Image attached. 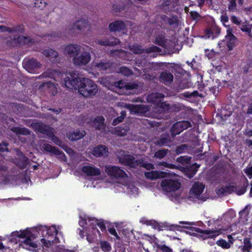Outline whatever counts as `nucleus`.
<instances>
[{"label":"nucleus","mask_w":252,"mask_h":252,"mask_svg":"<svg viewBox=\"0 0 252 252\" xmlns=\"http://www.w3.org/2000/svg\"><path fill=\"white\" fill-rule=\"evenodd\" d=\"M104 119L102 116L97 117L94 122V126L97 130L105 132Z\"/></svg>","instance_id":"bb28decb"},{"label":"nucleus","mask_w":252,"mask_h":252,"mask_svg":"<svg viewBox=\"0 0 252 252\" xmlns=\"http://www.w3.org/2000/svg\"><path fill=\"white\" fill-rule=\"evenodd\" d=\"M80 81L77 90L82 96L85 97H91L97 93V86L92 80L83 77Z\"/></svg>","instance_id":"20e7f679"},{"label":"nucleus","mask_w":252,"mask_h":252,"mask_svg":"<svg viewBox=\"0 0 252 252\" xmlns=\"http://www.w3.org/2000/svg\"><path fill=\"white\" fill-rule=\"evenodd\" d=\"M91 26L87 20L81 19L76 21L71 30H77L80 33H84L90 30Z\"/></svg>","instance_id":"ddd939ff"},{"label":"nucleus","mask_w":252,"mask_h":252,"mask_svg":"<svg viewBox=\"0 0 252 252\" xmlns=\"http://www.w3.org/2000/svg\"><path fill=\"white\" fill-rule=\"evenodd\" d=\"M8 144L7 142H2L0 143V152H4L8 151Z\"/></svg>","instance_id":"6e6d98bb"},{"label":"nucleus","mask_w":252,"mask_h":252,"mask_svg":"<svg viewBox=\"0 0 252 252\" xmlns=\"http://www.w3.org/2000/svg\"><path fill=\"white\" fill-rule=\"evenodd\" d=\"M169 152L168 149H162L156 152L154 154V158L159 159L164 158Z\"/></svg>","instance_id":"c9c22d12"},{"label":"nucleus","mask_w":252,"mask_h":252,"mask_svg":"<svg viewBox=\"0 0 252 252\" xmlns=\"http://www.w3.org/2000/svg\"><path fill=\"white\" fill-rule=\"evenodd\" d=\"M112 66V63L109 61L102 60L96 63L94 66L99 70H105Z\"/></svg>","instance_id":"2f4dec72"},{"label":"nucleus","mask_w":252,"mask_h":252,"mask_svg":"<svg viewBox=\"0 0 252 252\" xmlns=\"http://www.w3.org/2000/svg\"><path fill=\"white\" fill-rule=\"evenodd\" d=\"M11 235L12 236H17L19 238H25L22 242V245L27 249H31L37 247L36 244L33 242L34 237L31 232L23 231L20 233L18 232H14L12 233Z\"/></svg>","instance_id":"423d86ee"},{"label":"nucleus","mask_w":252,"mask_h":252,"mask_svg":"<svg viewBox=\"0 0 252 252\" xmlns=\"http://www.w3.org/2000/svg\"><path fill=\"white\" fill-rule=\"evenodd\" d=\"M13 32L22 33L23 32V27L22 25H19L17 27H13Z\"/></svg>","instance_id":"0e129e2a"},{"label":"nucleus","mask_w":252,"mask_h":252,"mask_svg":"<svg viewBox=\"0 0 252 252\" xmlns=\"http://www.w3.org/2000/svg\"><path fill=\"white\" fill-rule=\"evenodd\" d=\"M82 171L90 176H97L101 174L100 170L94 165L84 166L82 167Z\"/></svg>","instance_id":"f3484780"},{"label":"nucleus","mask_w":252,"mask_h":252,"mask_svg":"<svg viewBox=\"0 0 252 252\" xmlns=\"http://www.w3.org/2000/svg\"><path fill=\"white\" fill-rule=\"evenodd\" d=\"M233 30L229 28L226 31V34L225 36L226 45L229 51H231L236 46L238 42L237 37L233 34Z\"/></svg>","instance_id":"4468645a"},{"label":"nucleus","mask_w":252,"mask_h":252,"mask_svg":"<svg viewBox=\"0 0 252 252\" xmlns=\"http://www.w3.org/2000/svg\"><path fill=\"white\" fill-rule=\"evenodd\" d=\"M126 27V25L123 21L117 20L110 23L109 25V28L111 32H120L123 30Z\"/></svg>","instance_id":"b1692460"},{"label":"nucleus","mask_w":252,"mask_h":252,"mask_svg":"<svg viewBox=\"0 0 252 252\" xmlns=\"http://www.w3.org/2000/svg\"><path fill=\"white\" fill-rule=\"evenodd\" d=\"M218 246L221 247L223 249H228L231 247L230 244L223 239H220L216 242Z\"/></svg>","instance_id":"c03bdc74"},{"label":"nucleus","mask_w":252,"mask_h":252,"mask_svg":"<svg viewBox=\"0 0 252 252\" xmlns=\"http://www.w3.org/2000/svg\"><path fill=\"white\" fill-rule=\"evenodd\" d=\"M11 130L17 135H30L31 131L27 128L20 127H13L11 128Z\"/></svg>","instance_id":"473e14b6"},{"label":"nucleus","mask_w":252,"mask_h":252,"mask_svg":"<svg viewBox=\"0 0 252 252\" xmlns=\"http://www.w3.org/2000/svg\"><path fill=\"white\" fill-rule=\"evenodd\" d=\"M160 186L162 189L168 194L172 200L177 201L179 199L181 184L177 180L165 179L162 180Z\"/></svg>","instance_id":"7ed1b4c3"},{"label":"nucleus","mask_w":252,"mask_h":252,"mask_svg":"<svg viewBox=\"0 0 252 252\" xmlns=\"http://www.w3.org/2000/svg\"><path fill=\"white\" fill-rule=\"evenodd\" d=\"M244 245L240 247L243 252H250L252 248V243L250 238H245L243 241Z\"/></svg>","instance_id":"72a5a7b5"},{"label":"nucleus","mask_w":252,"mask_h":252,"mask_svg":"<svg viewBox=\"0 0 252 252\" xmlns=\"http://www.w3.org/2000/svg\"><path fill=\"white\" fill-rule=\"evenodd\" d=\"M128 130L129 129L127 126H126L124 127H117L115 129L114 133L118 136H124L127 134Z\"/></svg>","instance_id":"4c0bfd02"},{"label":"nucleus","mask_w":252,"mask_h":252,"mask_svg":"<svg viewBox=\"0 0 252 252\" xmlns=\"http://www.w3.org/2000/svg\"><path fill=\"white\" fill-rule=\"evenodd\" d=\"M175 46V44L174 42L172 41L171 40L167 39L165 42V44L163 46V47H164L169 53H173V51L174 49Z\"/></svg>","instance_id":"ea45409f"},{"label":"nucleus","mask_w":252,"mask_h":252,"mask_svg":"<svg viewBox=\"0 0 252 252\" xmlns=\"http://www.w3.org/2000/svg\"><path fill=\"white\" fill-rule=\"evenodd\" d=\"M13 32L22 33L23 32V27L22 25H19L17 27H13Z\"/></svg>","instance_id":"69168bd1"},{"label":"nucleus","mask_w":252,"mask_h":252,"mask_svg":"<svg viewBox=\"0 0 252 252\" xmlns=\"http://www.w3.org/2000/svg\"><path fill=\"white\" fill-rule=\"evenodd\" d=\"M172 141L169 135L166 136L161 135L156 142L155 144L159 147H170Z\"/></svg>","instance_id":"393cba45"},{"label":"nucleus","mask_w":252,"mask_h":252,"mask_svg":"<svg viewBox=\"0 0 252 252\" xmlns=\"http://www.w3.org/2000/svg\"><path fill=\"white\" fill-rule=\"evenodd\" d=\"M191 124L189 121H180L174 124L171 129V134L172 137L180 134L184 130L191 127Z\"/></svg>","instance_id":"9b49d317"},{"label":"nucleus","mask_w":252,"mask_h":252,"mask_svg":"<svg viewBox=\"0 0 252 252\" xmlns=\"http://www.w3.org/2000/svg\"><path fill=\"white\" fill-rule=\"evenodd\" d=\"M138 85L135 83H127L126 89L127 90H131L138 88Z\"/></svg>","instance_id":"5fc2aeb1"},{"label":"nucleus","mask_w":252,"mask_h":252,"mask_svg":"<svg viewBox=\"0 0 252 252\" xmlns=\"http://www.w3.org/2000/svg\"><path fill=\"white\" fill-rule=\"evenodd\" d=\"M204 189V185L202 183L199 182L195 183L190 190V193L192 195H194V197L199 198Z\"/></svg>","instance_id":"6ab92c4d"},{"label":"nucleus","mask_w":252,"mask_h":252,"mask_svg":"<svg viewBox=\"0 0 252 252\" xmlns=\"http://www.w3.org/2000/svg\"><path fill=\"white\" fill-rule=\"evenodd\" d=\"M105 171L109 176L115 178H123L127 177L126 172L118 166L106 165L105 166Z\"/></svg>","instance_id":"6e6552de"},{"label":"nucleus","mask_w":252,"mask_h":252,"mask_svg":"<svg viewBox=\"0 0 252 252\" xmlns=\"http://www.w3.org/2000/svg\"><path fill=\"white\" fill-rule=\"evenodd\" d=\"M108 231L111 234L115 236L117 239H120V237L117 234V233L114 228H108Z\"/></svg>","instance_id":"338daca9"},{"label":"nucleus","mask_w":252,"mask_h":252,"mask_svg":"<svg viewBox=\"0 0 252 252\" xmlns=\"http://www.w3.org/2000/svg\"><path fill=\"white\" fill-rule=\"evenodd\" d=\"M177 160L182 164L188 163L190 160V158L188 156H181L177 158Z\"/></svg>","instance_id":"8fccbe9b"},{"label":"nucleus","mask_w":252,"mask_h":252,"mask_svg":"<svg viewBox=\"0 0 252 252\" xmlns=\"http://www.w3.org/2000/svg\"><path fill=\"white\" fill-rule=\"evenodd\" d=\"M92 48L86 44H71L65 47L64 52L70 58L75 66L86 65L91 60Z\"/></svg>","instance_id":"f257e3e1"},{"label":"nucleus","mask_w":252,"mask_h":252,"mask_svg":"<svg viewBox=\"0 0 252 252\" xmlns=\"http://www.w3.org/2000/svg\"><path fill=\"white\" fill-rule=\"evenodd\" d=\"M184 228H188L192 231H195L198 233L205 234L208 235V238H215L218 235H219L222 232V230L220 229H212V230H202L199 228L195 227H187L184 226Z\"/></svg>","instance_id":"2eb2a0df"},{"label":"nucleus","mask_w":252,"mask_h":252,"mask_svg":"<svg viewBox=\"0 0 252 252\" xmlns=\"http://www.w3.org/2000/svg\"><path fill=\"white\" fill-rule=\"evenodd\" d=\"M199 166V165H197L196 163H194L187 167L185 170V173L187 176L189 178H192L196 174L197 169Z\"/></svg>","instance_id":"c756f323"},{"label":"nucleus","mask_w":252,"mask_h":252,"mask_svg":"<svg viewBox=\"0 0 252 252\" xmlns=\"http://www.w3.org/2000/svg\"><path fill=\"white\" fill-rule=\"evenodd\" d=\"M124 107L129 109L132 113L139 115L144 114L148 111L147 107L144 105L125 104Z\"/></svg>","instance_id":"dca6fc26"},{"label":"nucleus","mask_w":252,"mask_h":252,"mask_svg":"<svg viewBox=\"0 0 252 252\" xmlns=\"http://www.w3.org/2000/svg\"><path fill=\"white\" fill-rule=\"evenodd\" d=\"M34 128L40 133L45 134L48 137L53 132V128L40 123H37L34 126Z\"/></svg>","instance_id":"aec40b11"},{"label":"nucleus","mask_w":252,"mask_h":252,"mask_svg":"<svg viewBox=\"0 0 252 252\" xmlns=\"http://www.w3.org/2000/svg\"><path fill=\"white\" fill-rule=\"evenodd\" d=\"M124 119H123V117H121V116L119 117H118L117 118H116V119L113 120V122H112V125L113 126H116V125H118V124H119L120 123L122 122L124 120Z\"/></svg>","instance_id":"680f3d73"},{"label":"nucleus","mask_w":252,"mask_h":252,"mask_svg":"<svg viewBox=\"0 0 252 252\" xmlns=\"http://www.w3.org/2000/svg\"><path fill=\"white\" fill-rule=\"evenodd\" d=\"M10 106L12 111L16 114L22 113L24 111V107L21 104L11 103Z\"/></svg>","instance_id":"e433bc0d"},{"label":"nucleus","mask_w":252,"mask_h":252,"mask_svg":"<svg viewBox=\"0 0 252 252\" xmlns=\"http://www.w3.org/2000/svg\"><path fill=\"white\" fill-rule=\"evenodd\" d=\"M100 246L102 251L104 252H109L111 250L110 244L106 241H101L100 242Z\"/></svg>","instance_id":"a19ab883"},{"label":"nucleus","mask_w":252,"mask_h":252,"mask_svg":"<svg viewBox=\"0 0 252 252\" xmlns=\"http://www.w3.org/2000/svg\"><path fill=\"white\" fill-rule=\"evenodd\" d=\"M42 149L44 151L48 153L60 156L61 158L65 157L64 153L62 151H60L58 148L53 147L50 144H44L42 146Z\"/></svg>","instance_id":"412c9836"},{"label":"nucleus","mask_w":252,"mask_h":252,"mask_svg":"<svg viewBox=\"0 0 252 252\" xmlns=\"http://www.w3.org/2000/svg\"><path fill=\"white\" fill-rule=\"evenodd\" d=\"M46 231H47V233L49 235H53L54 234L55 235L57 234L58 231L55 226H52L51 227H50L49 229H47V228H45Z\"/></svg>","instance_id":"603ef678"},{"label":"nucleus","mask_w":252,"mask_h":252,"mask_svg":"<svg viewBox=\"0 0 252 252\" xmlns=\"http://www.w3.org/2000/svg\"><path fill=\"white\" fill-rule=\"evenodd\" d=\"M164 173L163 172H158L156 171H152L151 172H146L145 173V176L146 178L149 179H156L163 177Z\"/></svg>","instance_id":"7c9ffc66"},{"label":"nucleus","mask_w":252,"mask_h":252,"mask_svg":"<svg viewBox=\"0 0 252 252\" xmlns=\"http://www.w3.org/2000/svg\"><path fill=\"white\" fill-rule=\"evenodd\" d=\"M158 165H160V166H163L165 167L172 168V169L174 168L175 167V166L174 165L169 164L165 161L160 162L159 163H158Z\"/></svg>","instance_id":"bf43d9fd"},{"label":"nucleus","mask_w":252,"mask_h":252,"mask_svg":"<svg viewBox=\"0 0 252 252\" xmlns=\"http://www.w3.org/2000/svg\"><path fill=\"white\" fill-rule=\"evenodd\" d=\"M48 138H50L51 140H52L54 142V143L57 145H59L61 143V141L57 136H56L54 135L53 132L51 134V135Z\"/></svg>","instance_id":"4d7b16f0"},{"label":"nucleus","mask_w":252,"mask_h":252,"mask_svg":"<svg viewBox=\"0 0 252 252\" xmlns=\"http://www.w3.org/2000/svg\"><path fill=\"white\" fill-rule=\"evenodd\" d=\"M92 154L97 157L107 156L108 154V148L104 145H99L94 148Z\"/></svg>","instance_id":"5701e85b"},{"label":"nucleus","mask_w":252,"mask_h":252,"mask_svg":"<svg viewBox=\"0 0 252 252\" xmlns=\"http://www.w3.org/2000/svg\"><path fill=\"white\" fill-rule=\"evenodd\" d=\"M34 42V39L30 36H18L15 34L13 37L11 45L12 46L26 44L31 45Z\"/></svg>","instance_id":"f8f14e48"},{"label":"nucleus","mask_w":252,"mask_h":252,"mask_svg":"<svg viewBox=\"0 0 252 252\" xmlns=\"http://www.w3.org/2000/svg\"><path fill=\"white\" fill-rule=\"evenodd\" d=\"M54 72V70L48 69L46 71L44 72L42 74V77H48V78H52L53 77V73Z\"/></svg>","instance_id":"3c124183"},{"label":"nucleus","mask_w":252,"mask_h":252,"mask_svg":"<svg viewBox=\"0 0 252 252\" xmlns=\"http://www.w3.org/2000/svg\"><path fill=\"white\" fill-rule=\"evenodd\" d=\"M95 43L101 46H113L119 44L120 41L118 39L112 37L110 38L96 40Z\"/></svg>","instance_id":"a211bd4d"},{"label":"nucleus","mask_w":252,"mask_h":252,"mask_svg":"<svg viewBox=\"0 0 252 252\" xmlns=\"http://www.w3.org/2000/svg\"><path fill=\"white\" fill-rule=\"evenodd\" d=\"M167 39H165V36L163 34H159L156 36L155 38V43L159 46L163 47Z\"/></svg>","instance_id":"79ce46f5"},{"label":"nucleus","mask_w":252,"mask_h":252,"mask_svg":"<svg viewBox=\"0 0 252 252\" xmlns=\"http://www.w3.org/2000/svg\"><path fill=\"white\" fill-rule=\"evenodd\" d=\"M168 23L173 28L177 27L178 25V18L176 16H173L168 19Z\"/></svg>","instance_id":"a18cd8bd"},{"label":"nucleus","mask_w":252,"mask_h":252,"mask_svg":"<svg viewBox=\"0 0 252 252\" xmlns=\"http://www.w3.org/2000/svg\"><path fill=\"white\" fill-rule=\"evenodd\" d=\"M164 97V95L162 94L158 93H152L148 96L147 100L149 102L157 103L160 102Z\"/></svg>","instance_id":"cd10ccee"},{"label":"nucleus","mask_w":252,"mask_h":252,"mask_svg":"<svg viewBox=\"0 0 252 252\" xmlns=\"http://www.w3.org/2000/svg\"><path fill=\"white\" fill-rule=\"evenodd\" d=\"M117 158L120 163L129 166L131 167L139 166L147 170L153 169L154 168V166L153 164L147 162L144 158H141L136 159L133 156L126 154L123 151H120L117 154Z\"/></svg>","instance_id":"f03ea898"},{"label":"nucleus","mask_w":252,"mask_h":252,"mask_svg":"<svg viewBox=\"0 0 252 252\" xmlns=\"http://www.w3.org/2000/svg\"><path fill=\"white\" fill-rule=\"evenodd\" d=\"M245 173L250 178H252V165L250 166L249 165L244 169Z\"/></svg>","instance_id":"13d9d810"},{"label":"nucleus","mask_w":252,"mask_h":252,"mask_svg":"<svg viewBox=\"0 0 252 252\" xmlns=\"http://www.w3.org/2000/svg\"><path fill=\"white\" fill-rule=\"evenodd\" d=\"M119 72L126 76H129L132 74L131 69L126 66H122L119 68Z\"/></svg>","instance_id":"37998d69"},{"label":"nucleus","mask_w":252,"mask_h":252,"mask_svg":"<svg viewBox=\"0 0 252 252\" xmlns=\"http://www.w3.org/2000/svg\"><path fill=\"white\" fill-rule=\"evenodd\" d=\"M81 79L82 78L78 77L75 73L71 72L64 78L63 84L65 88L69 89L77 90Z\"/></svg>","instance_id":"0eeeda50"},{"label":"nucleus","mask_w":252,"mask_h":252,"mask_svg":"<svg viewBox=\"0 0 252 252\" xmlns=\"http://www.w3.org/2000/svg\"><path fill=\"white\" fill-rule=\"evenodd\" d=\"M85 134L86 132L84 130H76L70 133L68 135V138L71 141H75L82 138Z\"/></svg>","instance_id":"c85d7f7f"},{"label":"nucleus","mask_w":252,"mask_h":252,"mask_svg":"<svg viewBox=\"0 0 252 252\" xmlns=\"http://www.w3.org/2000/svg\"><path fill=\"white\" fill-rule=\"evenodd\" d=\"M159 80L160 81L168 85L172 82L173 80V75L169 72L164 71L160 73Z\"/></svg>","instance_id":"a878e982"},{"label":"nucleus","mask_w":252,"mask_h":252,"mask_svg":"<svg viewBox=\"0 0 252 252\" xmlns=\"http://www.w3.org/2000/svg\"><path fill=\"white\" fill-rule=\"evenodd\" d=\"M34 4L35 7L42 8L45 6L46 3L44 0H36Z\"/></svg>","instance_id":"864d4df0"},{"label":"nucleus","mask_w":252,"mask_h":252,"mask_svg":"<svg viewBox=\"0 0 252 252\" xmlns=\"http://www.w3.org/2000/svg\"><path fill=\"white\" fill-rule=\"evenodd\" d=\"M23 65L26 70L32 73L36 72L42 66V64L34 58L25 60Z\"/></svg>","instance_id":"9d476101"},{"label":"nucleus","mask_w":252,"mask_h":252,"mask_svg":"<svg viewBox=\"0 0 252 252\" xmlns=\"http://www.w3.org/2000/svg\"><path fill=\"white\" fill-rule=\"evenodd\" d=\"M159 248L163 252H172V250L169 247L166 246L165 245L159 246Z\"/></svg>","instance_id":"e2e57ef3"},{"label":"nucleus","mask_w":252,"mask_h":252,"mask_svg":"<svg viewBox=\"0 0 252 252\" xmlns=\"http://www.w3.org/2000/svg\"><path fill=\"white\" fill-rule=\"evenodd\" d=\"M41 241L46 248H49L51 245L52 243H53V241L51 242V240H47L44 238H42Z\"/></svg>","instance_id":"052dcab7"},{"label":"nucleus","mask_w":252,"mask_h":252,"mask_svg":"<svg viewBox=\"0 0 252 252\" xmlns=\"http://www.w3.org/2000/svg\"><path fill=\"white\" fill-rule=\"evenodd\" d=\"M131 52L135 54H140L142 53H150L152 52H160L161 50L159 47L153 45L146 49H143L142 47L138 44H134L132 45L128 46Z\"/></svg>","instance_id":"1a4fd4ad"},{"label":"nucleus","mask_w":252,"mask_h":252,"mask_svg":"<svg viewBox=\"0 0 252 252\" xmlns=\"http://www.w3.org/2000/svg\"><path fill=\"white\" fill-rule=\"evenodd\" d=\"M42 53L52 62H58L60 61L58 53L55 50L51 49H45L42 51Z\"/></svg>","instance_id":"4be33fe9"},{"label":"nucleus","mask_w":252,"mask_h":252,"mask_svg":"<svg viewBox=\"0 0 252 252\" xmlns=\"http://www.w3.org/2000/svg\"><path fill=\"white\" fill-rule=\"evenodd\" d=\"M126 83L120 80L118 82L114 83L113 86L119 89H124L126 88Z\"/></svg>","instance_id":"09e8293b"},{"label":"nucleus","mask_w":252,"mask_h":252,"mask_svg":"<svg viewBox=\"0 0 252 252\" xmlns=\"http://www.w3.org/2000/svg\"><path fill=\"white\" fill-rule=\"evenodd\" d=\"M190 14L193 20H197L200 17V15L196 11H191Z\"/></svg>","instance_id":"774afa93"},{"label":"nucleus","mask_w":252,"mask_h":252,"mask_svg":"<svg viewBox=\"0 0 252 252\" xmlns=\"http://www.w3.org/2000/svg\"><path fill=\"white\" fill-rule=\"evenodd\" d=\"M220 32V29L218 27H213L211 29H207L205 31L206 35L208 38L211 37V34H212V37L214 38L215 36L219 35Z\"/></svg>","instance_id":"f704fd0d"},{"label":"nucleus","mask_w":252,"mask_h":252,"mask_svg":"<svg viewBox=\"0 0 252 252\" xmlns=\"http://www.w3.org/2000/svg\"><path fill=\"white\" fill-rule=\"evenodd\" d=\"M190 150V147L188 144H182L176 147V154L179 155L185 152H188Z\"/></svg>","instance_id":"58836bf2"},{"label":"nucleus","mask_w":252,"mask_h":252,"mask_svg":"<svg viewBox=\"0 0 252 252\" xmlns=\"http://www.w3.org/2000/svg\"><path fill=\"white\" fill-rule=\"evenodd\" d=\"M245 182L243 185L238 186H228L222 187L218 189V193L220 194L226 195L232 192H235L238 195L245 193L247 190L249 183L247 179L244 177Z\"/></svg>","instance_id":"39448f33"},{"label":"nucleus","mask_w":252,"mask_h":252,"mask_svg":"<svg viewBox=\"0 0 252 252\" xmlns=\"http://www.w3.org/2000/svg\"><path fill=\"white\" fill-rule=\"evenodd\" d=\"M240 29L244 32H245L247 33V34L251 37H252V34L251 33L252 32V28L250 26H247L246 25H242L240 27Z\"/></svg>","instance_id":"49530a36"},{"label":"nucleus","mask_w":252,"mask_h":252,"mask_svg":"<svg viewBox=\"0 0 252 252\" xmlns=\"http://www.w3.org/2000/svg\"><path fill=\"white\" fill-rule=\"evenodd\" d=\"M229 3L228 4V9L229 11L233 12L236 8V0H228Z\"/></svg>","instance_id":"de8ad7c7"}]
</instances>
